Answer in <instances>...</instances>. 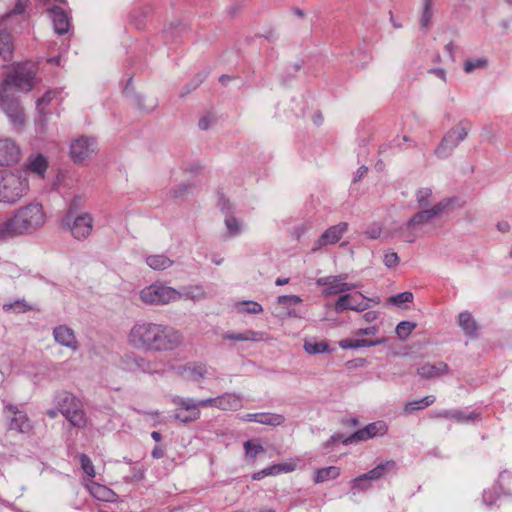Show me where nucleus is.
I'll use <instances>...</instances> for the list:
<instances>
[{
	"instance_id": "nucleus-47",
	"label": "nucleus",
	"mask_w": 512,
	"mask_h": 512,
	"mask_svg": "<svg viewBox=\"0 0 512 512\" xmlns=\"http://www.w3.org/2000/svg\"><path fill=\"white\" fill-rule=\"evenodd\" d=\"M371 483V480L365 478L364 474H362L351 481V488L355 491L364 492L371 488Z\"/></svg>"
},
{
	"instance_id": "nucleus-16",
	"label": "nucleus",
	"mask_w": 512,
	"mask_h": 512,
	"mask_svg": "<svg viewBox=\"0 0 512 512\" xmlns=\"http://www.w3.org/2000/svg\"><path fill=\"white\" fill-rule=\"evenodd\" d=\"M54 341L63 346L66 347L73 352L77 351L79 349V342L77 340V337L75 335L74 330L69 327L68 325L62 324L58 325L53 329L52 332Z\"/></svg>"
},
{
	"instance_id": "nucleus-2",
	"label": "nucleus",
	"mask_w": 512,
	"mask_h": 512,
	"mask_svg": "<svg viewBox=\"0 0 512 512\" xmlns=\"http://www.w3.org/2000/svg\"><path fill=\"white\" fill-rule=\"evenodd\" d=\"M183 334L172 326L140 320L133 324L127 335V343L136 350L170 352L179 348Z\"/></svg>"
},
{
	"instance_id": "nucleus-3",
	"label": "nucleus",
	"mask_w": 512,
	"mask_h": 512,
	"mask_svg": "<svg viewBox=\"0 0 512 512\" xmlns=\"http://www.w3.org/2000/svg\"><path fill=\"white\" fill-rule=\"evenodd\" d=\"M46 220L42 204L32 202L21 206L13 212L11 217L0 223V241L32 234L43 227Z\"/></svg>"
},
{
	"instance_id": "nucleus-63",
	"label": "nucleus",
	"mask_w": 512,
	"mask_h": 512,
	"mask_svg": "<svg viewBox=\"0 0 512 512\" xmlns=\"http://www.w3.org/2000/svg\"><path fill=\"white\" fill-rule=\"evenodd\" d=\"M223 339L231 340V341H243V333H235L232 331H227L222 335Z\"/></svg>"
},
{
	"instance_id": "nucleus-18",
	"label": "nucleus",
	"mask_w": 512,
	"mask_h": 512,
	"mask_svg": "<svg viewBox=\"0 0 512 512\" xmlns=\"http://www.w3.org/2000/svg\"><path fill=\"white\" fill-rule=\"evenodd\" d=\"M48 166L49 162L47 157L41 153H37L28 156L24 164V169L25 172L33 173L43 179Z\"/></svg>"
},
{
	"instance_id": "nucleus-35",
	"label": "nucleus",
	"mask_w": 512,
	"mask_h": 512,
	"mask_svg": "<svg viewBox=\"0 0 512 512\" xmlns=\"http://www.w3.org/2000/svg\"><path fill=\"white\" fill-rule=\"evenodd\" d=\"M28 4L29 0H16L13 9L2 17L1 23L6 24L10 19H12L15 16H21L22 18H24Z\"/></svg>"
},
{
	"instance_id": "nucleus-30",
	"label": "nucleus",
	"mask_w": 512,
	"mask_h": 512,
	"mask_svg": "<svg viewBox=\"0 0 512 512\" xmlns=\"http://www.w3.org/2000/svg\"><path fill=\"white\" fill-rule=\"evenodd\" d=\"M59 95V91L57 90H47L42 97H40L36 102V109L38 113L41 115V122L45 121V116L49 114L48 106L51 104L53 100L57 98Z\"/></svg>"
},
{
	"instance_id": "nucleus-50",
	"label": "nucleus",
	"mask_w": 512,
	"mask_h": 512,
	"mask_svg": "<svg viewBox=\"0 0 512 512\" xmlns=\"http://www.w3.org/2000/svg\"><path fill=\"white\" fill-rule=\"evenodd\" d=\"M487 64L486 59L478 58V59H468L464 62V71L466 73H471L477 68L485 67Z\"/></svg>"
},
{
	"instance_id": "nucleus-19",
	"label": "nucleus",
	"mask_w": 512,
	"mask_h": 512,
	"mask_svg": "<svg viewBox=\"0 0 512 512\" xmlns=\"http://www.w3.org/2000/svg\"><path fill=\"white\" fill-rule=\"evenodd\" d=\"M479 416L480 414L476 411L467 412L461 409L443 410L432 415L434 418L450 419L457 423L474 422Z\"/></svg>"
},
{
	"instance_id": "nucleus-42",
	"label": "nucleus",
	"mask_w": 512,
	"mask_h": 512,
	"mask_svg": "<svg viewBox=\"0 0 512 512\" xmlns=\"http://www.w3.org/2000/svg\"><path fill=\"white\" fill-rule=\"evenodd\" d=\"M304 350L308 354H320V353H326L329 351V346L326 342H308L306 341L304 343Z\"/></svg>"
},
{
	"instance_id": "nucleus-5",
	"label": "nucleus",
	"mask_w": 512,
	"mask_h": 512,
	"mask_svg": "<svg viewBox=\"0 0 512 512\" xmlns=\"http://www.w3.org/2000/svg\"><path fill=\"white\" fill-rule=\"evenodd\" d=\"M139 298L145 305H166L179 300L181 298V292L156 282L144 287L139 292Z\"/></svg>"
},
{
	"instance_id": "nucleus-38",
	"label": "nucleus",
	"mask_w": 512,
	"mask_h": 512,
	"mask_svg": "<svg viewBox=\"0 0 512 512\" xmlns=\"http://www.w3.org/2000/svg\"><path fill=\"white\" fill-rule=\"evenodd\" d=\"M91 494L100 501H111L115 493L107 487L93 483L90 487Z\"/></svg>"
},
{
	"instance_id": "nucleus-62",
	"label": "nucleus",
	"mask_w": 512,
	"mask_h": 512,
	"mask_svg": "<svg viewBox=\"0 0 512 512\" xmlns=\"http://www.w3.org/2000/svg\"><path fill=\"white\" fill-rule=\"evenodd\" d=\"M212 121H213V117L210 115H206V116L200 118V120L198 122V127L201 130H207L210 128Z\"/></svg>"
},
{
	"instance_id": "nucleus-10",
	"label": "nucleus",
	"mask_w": 512,
	"mask_h": 512,
	"mask_svg": "<svg viewBox=\"0 0 512 512\" xmlns=\"http://www.w3.org/2000/svg\"><path fill=\"white\" fill-rule=\"evenodd\" d=\"M97 151L96 140L93 137L80 136L70 145V157L76 164H81Z\"/></svg>"
},
{
	"instance_id": "nucleus-61",
	"label": "nucleus",
	"mask_w": 512,
	"mask_h": 512,
	"mask_svg": "<svg viewBox=\"0 0 512 512\" xmlns=\"http://www.w3.org/2000/svg\"><path fill=\"white\" fill-rule=\"evenodd\" d=\"M379 331L378 327L377 326H370V327H367V328H361V329H358L355 334L357 336H362V335H375L377 334Z\"/></svg>"
},
{
	"instance_id": "nucleus-11",
	"label": "nucleus",
	"mask_w": 512,
	"mask_h": 512,
	"mask_svg": "<svg viewBox=\"0 0 512 512\" xmlns=\"http://www.w3.org/2000/svg\"><path fill=\"white\" fill-rule=\"evenodd\" d=\"M93 222V217L87 212H81L79 215L66 219L72 236L77 240H85L91 235Z\"/></svg>"
},
{
	"instance_id": "nucleus-31",
	"label": "nucleus",
	"mask_w": 512,
	"mask_h": 512,
	"mask_svg": "<svg viewBox=\"0 0 512 512\" xmlns=\"http://www.w3.org/2000/svg\"><path fill=\"white\" fill-rule=\"evenodd\" d=\"M146 264L153 270L161 271L172 266L173 261L165 254L149 255Z\"/></svg>"
},
{
	"instance_id": "nucleus-58",
	"label": "nucleus",
	"mask_w": 512,
	"mask_h": 512,
	"mask_svg": "<svg viewBox=\"0 0 512 512\" xmlns=\"http://www.w3.org/2000/svg\"><path fill=\"white\" fill-rule=\"evenodd\" d=\"M186 30V26L182 23H171L168 27L164 29V33L170 36L171 39L174 38V34H180Z\"/></svg>"
},
{
	"instance_id": "nucleus-12",
	"label": "nucleus",
	"mask_w": 512,
	"mask_h": 512,
	"mask_svg": "<svg viewBox=\"0 0 512 512\" xmlns=\"http://www.w3.org/2000/svg\"><path fill=\"white\" fill-rule=\"evenodd\" d=\"M21 148L11 138L0 137V166H13L21 159Z\"/></svg>"
},
{
	"instance_id": "nucleus-15",
	"label": "nucleus",
	"mask_w": 512,
	"mask_h": 512,
	"mask_svg": "<svg viewBox=\"0 0 512 512\" xmlns=\"http://www.w3.org/2000/svg\"><path fill=\"white\" fill-rule=\"evenodd\" d=\"M122 363L126 370L132 372L155 373L157 371L151 360L133 352L125 354Z\"/></svg>"
},
{
	"instance_id": "nucleus-55",
	"label": "nucleus",
	"mask_w": 512,
	"mask_h": 512,
	"mask_svg": "<svg viewBox=\"0 0 512 512\" xmlns=\"http://www.w3.org/2000/svg\"><path fill=\"white\" fill-rule=\"evenodd\" d=\"M399 262L400 258L396 252L387 251L384 254L383 263L387 268H395L399 264Z\"/></svg>"
},
{
	"instance_id": "nucleus-52",
	"label": "nucleus",
	"mask_w": 512,
	"mask_h": 512,
	"mask_svg": "<svg viewBox=\"0 0 512 512\" xmlns=\"http://www.w3.org/2000/svg\"><path fill=\"white\" fill-rule=\"evenodd\" d=\"M192 189H193V185H191V184H188V185L187 184H179L178 186L173 188L169 194H170L171 198L178 199V198H182L183 196L188 194L189 191Z\"/></svg>"
},
{
	"instance_id": "nucleus-64",
	"label": "nucleus",
	"mask_w": 512,
	"mask_h": 512,
	"mask_svg": "<svg viewBox=\"0 0 512 512\" xmlns=\"http://www.w3.org/2000/svg\"><path fill=\"white\" fill-rule=\"evenodd\" d=\"M219 206L222 211L227 212V214L231 211L232 205L228 199H226L223 194H219Z\"/></svg>"
},
{
	"instance_id": "nucleus-37",
	"label": "nucleus",
	"mask_w": 512,
	"mask_h": 512,
	"mask_svg": "<svg viewBox=\"0 0 512 512\" xmlns=\"http://www.w3.org/2000/svg\"><path fill=\"white\" fill-rule=\"evenodd\" d=\"M433 192L431 188L423 187L415 192V201L419 208L428 209L431 204Z\"/></svg>"
},
{
	"instance_id": "nucleus-49",
	"label": "nucleus",
	"mask_w": 512,
	"mask_h": 512,
	"mask_svg": "<svg viewBox=\"0 0 512 512\" xmlns=\"http://www.w3.org/2000/svg\"><path fill=\"white\" fill-rule=\"evenodd\" d=\"M413 300V294L409 291L398 293L394 296H391L388 301L389 303L396 305V306H402L405 303L412 302Z\"/></svg>"
},
{
	"instance_id": "nucleus-27",
	"label": "nucleus",
	"mask_w": 512,
	"mask_h": 512,
	"mask_svg": "<svg viewBox=\"0 0 512 512\" xmlns=\"http://www.w3.org/2000/svg\"><path fill=\"white\" fill-rule=\"evenodd\" d=\"M224 224L226 227V233L224 234L223 238L225 240L238 237L244 231L243 222L233 215L227 214L224 219Z\"/></svg>"
},
{
	"instance_id": "nucleus-20",
	"label": "nucleus",
	"mask_w": 512,
	"mask_h": 512,
	"mask_svg": "<svg viewBox=\"0 0 512 512\" xmlns=\"http://www.w3.org/2000/svg\"><path fill=\"white\" fill-rule=\"evenodd\" d=\"M49 11L51 13L55 33L59 35L66 34L70 28V20L67 13L59 6H53Z\"/></svg>"
},
{
	"instance_id": "nucleus-32",
	"label": "nucleus",
	"mask_w": 512,
	"mask_h": 512,
	"mask_svg": "<svg viewBox=\"0 0 512 512\" xmlns=\"http://www.w3.org/2000/svg\"><path fill=\"white\" fill-rule=\"evenodd\" d=\"M64 417L69 421L73 427L84 428L86 426L85 412L82 409V404L73 410H65Z\"/></svg>"
},
{
	"instance_id": "nucleus-17",
	"label": "nucleus",
	"mask_w": 512,
	"mask_h": 512,
	"mask_svg": "<svg viewBox=\"0 0 512 512\" xmlns=\"http://www.w3.org/2000/svg\"><path fill=\"white\" fill-rule=\"evenodd\" d=\"M5 409L12 414V417L10 419L9 423V429L15 430L21 433H27L32 428L31 422L27 415L20 411L17 406L9 404L5 406Z\"/></svg>"
},
{
	"instance_id": "nucleus-26",
	"label": "nucleus",
	"mask_w": 512,
	"mask_h": 512,
	"mask_svg": "<svg viewBox=\"0 0 512 512\" xmlns=\"http://www.w3.org/2000/svg\"><path fill=\"white\" fill-rule=\"evenodd\" d=\"M182 373L192 381H198L207 377L208 369L203 363L192 362L179 367Z\"/></svg>"
},
{
	"instance_id": "nucleus-23",
	"label": "nucleus",
	"mask_w": 512,
	"mask_h": 512,
	"mask_svg": "<svg viewBox=\"0 0 512 512\" xmlns=\"http://www.w3.org/2000/svg\"><path fill=\"white\" fill-rule=\"evenodd\" d=\"M417 373L423 378L432 379L448 374L449 367L442 361L435 364L426 363L418 368Z\"/></svg>"
},
{
	"instance_id": "nucleus-9",
	"label": "nucleus",
	"mask_w": 512,
	"mask_h": 512,
	"mask_svg": "<svg viewBox=\"0 0 512 512\" xmlns=\"http://www.w3.org/2000/svg\"><path fill=\"white\" fill-rule=\"evenodd\" d=\"M347 275H329L325 277H320L316 280V284L318 286L324 287L322 294L325 297H329L332 295L348 292L360 287L358 283H348L346 282Z\"/></svg>"
},
{
	"instance_id": "nucleus-14",
	"label": "nucleus",
	"mask_w": 512,
	"mask_h": 512,
	"mask_svg": "<svg viewBox=\"0 0 512 512\" xmlns=\"http://www.w3.org/2000/svg\"><path fill=\"white\" fill-rule=\"evenodd\" d=\"M388 427L384 421H376L357 430L350 437L344 440V443L350 444L354 441H366L375 436H382L387 433Z\"/></svg>"
},
{
	"instance_id": "nucleus-56",
	"label": "nucleus",
	"mask_w": 512,
	"mask_h": 512,
	"mask_svg": "<svg viewBox=\"0 0 512 512\" xmlns=\"http://www.w3.org/2000/svg\"><path fill=\"white\" fill-rule=\"evenodd\" d=\"M246 455L250 458H255L258 453L263 452V447L260 444H255L251 440L244 443Z\"/></svg>"
},
{
	"instance_id": "nucleus-39",
	"label": "nucleus",
	"mask_w": 512,
	"mask_h": 512,
	"mask_svg": "<svg viewBox=\"0 0 512 512\" xmlns=\"http://www.w3.org/2000/svg\"><path fill=\"white\" fill-rule=\"evenodd\" d=\"M237 308L240 312L247 314H259L263 312V307L256 301L246 300L237 303Z\"/></svg>"
},
{
	"instance_id": "nucleus-28",
	"label": "nucleus",
	"mask_w": 512,
	"mask_h": 512,
	"mask_svg": "<svg viewBox=\"0 0 512 512\" xmlns=\"http://www.w3.org/2000/svg\"><path fill=\"white\" fill-rule=\"evenodd\" d=\"M386 342L385 338L370 340V339H343L339 342L342 349H358L363 347H372L383 344Z\"/></svg>"
},
{
	"instance_id": "nucleus-51",
	"label": "nucleus",
	"mask_w": 512,
	"mask_h": 512,
	"mask_svg": "<svg viewBox=\"0 0 512 512\" xmlns=\"http://www.w3.org/2000/svg\"><path fill=\"white\" fill-rule=\"evenodd\" d=\"M79 459H80L81 468L83 469V471L90 478H93L95 476V470H94V466H93L91 459L85 454H80Z\"/></svg>"
},
{
	"instance_id": "nucleus-40",
	"label": "nucleus",
	"mask_w": 512,
	"mask_h": 512,
	"mask_svg": "<svg viewBox=\"0 0 512 512\" xmlns=\"http://www.w3.org/2000/svg\"><path fill=\"white\" fill-rule=\"evenodd\" d=\"M501 489L502 488L499 486L495 487L494 490H485L483 492V501L489 506L494 503L501 506L504 501V498L499 494V490Z\"/></svg>"
},
{
	"instance_id": "nucleus-21",
	"label": "nucleus",
	"mask_w": 512,
	"mask_h": 512,
	"mask_svg": "<svg viewBox=\"0 0 512 512\" xmlns=\"http://www.w3.org/2000/svg\"><path fill=\"white\" fill-rule=\"evenodd\" d=\"M457 323L466 337L470 339L478 337V325L470 312H461L458 315Z\"/></svg>"
},
{
	"instance_id": "nucleus-4",
	"label": "nucleus",
	"mask_w": 512,
	"mask_h": 512,
	"mask_svg": "<svg viewBox=\"0 0 512 512\" xmlns=\"http://www.w3.org/2000/svg\"><path fill=\"white\" fill-rule=\"evenodd\" d=\"M29 191V181L24 172L0 171V203L13 205Z\"/></svg>"
},
{
	"instance_id": "nucleus-45",
	"label": "nucleus",
	"mask_w": 512,
	"mask_h": 512,
	"mask_svg": "<svg viewBox=\"0 0 512 512\" xmlns=\"http://www.w3.org/2000/svg\"><path fill=\"white\" fill-rule=\"evenodd\" d=\"M181 297H184L185 299L199 300L205 298V291L202 286H191L181 293Z\"/></svg>"
},
{
	"instance_id": "nucleus-7",
	"label": "nucleus",
	"mask_w": 512,
	"mask_h": 512,
	"mask_svg": "<svg viewBox=\"0 0 512 512\" xmlns=\"http://www.w3.org/2000/svg\"><path fill=\"white\" fill-rule=\"evenodd\" d=\"M433 221L434 217L430 211L420 208L404 225L397 229L398 236L405 243H414L421 235L423 228Z\"/></svg>"
},
{
	"instance_id": "nucleus-13",
	"label": "nucleus",
	"mask_w": 512,
	"mask_h": 512,
	"mask_svg": "<svg viewBox=\"0 0 512 512\" xmlns=\"http://www.w3.org/2000/svg\"><path fill=\"white\" fill-rule=\"evenodd\" d=\"M347 230V222H340L334 226L329 227L314 241L312 251H317L324 246L339 242Z\"/></svg>"
},
{
	"instance_id": "nucleus-53",
	"label": "nucleus",
	"mask_w": 512,
	"mask_h": 512,
	"mask_svg": "<svg viewBox=\"0 0 512 512\" xmlns=\"http://www.w3.org/2000/svg\"><path fill=\"white\" fill-rule=\"evenodd\" d=\"M82 205V198L80 196H76L71 201L67 214L66 219H70V217H74L76 215H79L81 212H79Z\"/></svg>"
},
{
	"instance_id": "nucleus-54",
	"label": "nucleus",
	"mask_w": 512,
	"mask_h": 512,
	"mask_svg": "<svg viewBox=\"0 0 512 512\" xmlns=\"http://www.w3.org/2000/svg\"><path fill=\"white\" fill-rule=\"evenodd\" d=\"M277 302L285 307L297 305L302 302V299L297 295H281L277 298Z\"/></svg>"
},
{
	"instance_id": "nucleus-41",
	"label": "nucleus",
	"mask_w": 512,
	"mask_h": 512,
	"mask_svg": "<svg viewBox=\"0 0 512 512\" xmlns=\"http://www.w3.org/2000/svg\"><path fill=\"white\" fill-rule=\"evenodd\" d=\"M416 328V323L410 321H401L396 326L395 332L401 340H405Z\"/></svg>"
},
{
	"instance_id": "nucleus-24",
	"label": "nucleus",
	"mask_w": 512,
	"mask_h": 512,
	"mask_svg": "<svg viewBox=\"0 0 512 512\" xmlns=\"http://www.w3.org/2000/svg\"><path fill=\"white\" fill-rule=\"evenodd\" d=\"M243 408V396L237 393H223L219 395L218 409L223 411H237Z\"/></svg>"
},
{
	"instance_id": "nucleus-1",
	"label": "nucleus",
	"mask_w": 512,
	"mask_h": 512,
	"mask_svg": "<svg viewBox=\"0 0 512 512\" xmlns=\"http://www.w3.org/2000/svg\"><path fill=\"white\" fill-rule=\"evenodd\" d=\"M36 71L34 63L19 64L0 84V108L16 131L23 127L26 116L15 89L22 92L30 91L35 85Z\"/></svg>"
},
{
	"instance_id": "nucleus-57",
	"label": "nucleus",
	"mask_w": 512,
	"mask_h": 512,
	"mask_svg": "<svg viewBox=\"0 0 512 512\" xmlns=\"http://www.w3.org/2000/svg\"><path fill=\"white\" fill-rule=\"evenodd\" d=\"M382 234V226L379 223H372L365 231V235L370 239H378Z\"/></svg>"
},
{
	"instance_id": "nucleus-48",
	"label": "nucleus",
	"mask_w": 512,
	"mask_h": 512,
	"mask_svg": "<svg viewBox=\"0 0 512 512\" xmlns=\"http://www.w3.org/2000/svg\"><path fill=\"white\" fill-rule=\"evenodd\" d=\"M207 77V72L198 73L187 85L184 87V91L181 96L189 94L194 91Z\"/></svg>"
},
{
	"instance_id": "nucleus-29",
	"label": "nucleus",
	"mask_w": 512,
	"mask_h": 512,
	"mask_svg": "<svg viewBox=\"0 0 512 512\" xmlns=\"http://www.w3.org/2000/svg\"><path fill=\"white\" fill-rule=\"evenodd\" d=\"M13 40L11 34L6 30H0V58L10 61L13 55Z\"/></svg>"
},
{
	"instance_id": "nucleus-46",
	"label": "nucleus",
	"mask_w": 512,
	"mask_h": 512,
	"mask_svg": "<svg viewBox=\"0 0 512 512\" xmlns=\"http://www.w3.org/2000/svg\"><path fill=\"white\" fill-rule=\"evenodd\" d=\"M353 297L350 294L341 295L334 304V310L337 313H342L345 310L352 308Z\"/></svg>"
},
{
	"instance_id": "nucleus-59",
	"label": "nucleus",
	"mask_w": 512,
	"mask_h": 512,
	"mask_svg": "<svg viewBox=\"0 0 512 512\" xmlns=\"http://www.w3.org/2000/svg\"><path fill=\"white\" fill-rule=\"evenodd\" d=\"M243 333V341L259 342L264 339V333L253 330H246Z\"/></svg>"
},
{
	"instance_id": "nucleus-22",
	"label": "nucleus",
	"mask_w": 512,
	"mask_h": 512,
	"mask_svg": "<svg viewBox=\"0 0 512 512\" xmlns=\"http://www.w3.org/2000/svg\"><path fill=\"white\" fill-rule=\"evenodd\" d=\"M398 469L397 463L394 460H387L381 462L372 470L364 473V477L372 481H377L386 477L389 473H395Z\"/></svg>"
},
{
	"instance_id": "nucleus-44",
	"label": "nucleus",
	"mask_w": 512,
	"mask_h": 512,
	"mask_svg": "<svg viewBox=\"0 0 512 512\" xmlns=\"http://www.w3.org/2000/svg\"><path fill=\"white\" fill-rule=\"evenodd\" d=\"M453 203V198H444L435 203L432 207L428 208L434 219L446 211Z\"/></svg>"
},
{
	"instance_id": "nucleus-43",
	"label": "nucleus",
	"mask_w": 512,
	"mask_h": 512,
	"mask_svg": "<svg viewBox=\"0 0 512 512\" xmlns=\"http://www.w3.org/2000/svg\"><path fill=\"white\" fill-rule=\"evenodd\" d=\"M432 0H424L423 11L420 20L421 29L427 30L432 19Z\"/></svg>"
},
{
	"instance_id": "nucleus-25",
	"label": "nucleus",
	"mask_w": 512,
	"mask_h": 512,
	"mask_svg": "<svg viewBox=\"0 0 512 512\" xmlns=\"http://www.w3.org/2000/svg\"><path fill=\"white\" fill-rule=\"evenodd\" d=\"M55 405H57L58 410L64 416L65 410L76 409L81 405V401L72 393L62 391L55 396Z\"/></svg>"
},
{
	"instance_id": "nucleus-34",
	"label": "nucleus",
	"mask_w": 512,
	"mask_h": 512,
	"mask_svg": "<svg viewBox=\"0 0 512 512\" xmlns=\"http://www.w3.org/2000/svg\"><path fill=\"white\" fill-rule=\"evenodd\" d=\"M35 307L28 302H26L25 299H17L13 302L4 303L3 304V310L5 312H12V313H25L28 311L34 310Z\"/></svg>"
},
{
	"instance_id": "nucleus-8",
	"label": "nucleus",
	"mask_w": 512,
	"mask_h": 512,
	"mask_svg": "<svg viewBox=\"0 0 512 512\" xmlns=\"http://www.w3.org/2000/svg\"><path fill=\"white\" fill-rule=\"evenodd\" d=\"M171 402L175 406L173 419L182 424H189L200 419L201 410L198 401L191 397L172 395Z\"/></svg>"
},
{
	"instance_id": "nucleus-36",
	"label": "nucleus",
	"mask_w": 512,
	"mask_h": 512,
	"mask_svg": "<svg viewBox=\"0 0 512 512\" xmlns=\"http://www.w3.org/2000/svg\"><path fill=\"white\" fill-rule=\"evenodd\" d=\"M285 420L282 414L260 412L259 424L276 427L283 425Z\"/></svg>"
},
{
	"instance_id": "nucleus-6",
	"label": "nucleus",
	"mask_w": 512,
	"mask_h": 512,
	"mask_svg": "<svg viewBox=\"0 0 512 512\" xmlns=\"http://www.w3.org/2000/svg\"><path fill=\"white\" fill-rule=\"evenodd\" d=\"M470 123L461 121L451 128L442 138L438 146L434 150V154L439 159L448 158L454 149L466 139L470 131Z\"/></svg>"
},
{
	"instance_id": "nucleus-33",
	"label": "nucleus",
	"mask_w": 512,
	"mask_h": 512,
	"mask_svg": "<svg viewBox=\"0 0 512 512\" xmlns=\"http://www.w3.org/2000/svg\"><path fill=\"white\" fill-rule=\"evenodd\" d=\"M340 475V469L336 466H329L324 468H319L315 471V475L313 481L318 483H323L328 480L336 479Z\"/></svg>"
},
{
	"instance_id": "nucleus-60",
	"label": "nucleus",
	"mask_w": 512,
	"mask_h": 512,
	"mask_svg": "<svg viewBox=\"0 0 512 512\" xmlns=\"http://www.w3.org/2000/svg\"><path fill=\"white\" fill-rule=\"evenodd\" d=\"M198 401V408L200 409L201 407H215L218 409V405H219V396L215 397V398H206V399H201V400H197Z\"/></svg>"
}]
</instances>
